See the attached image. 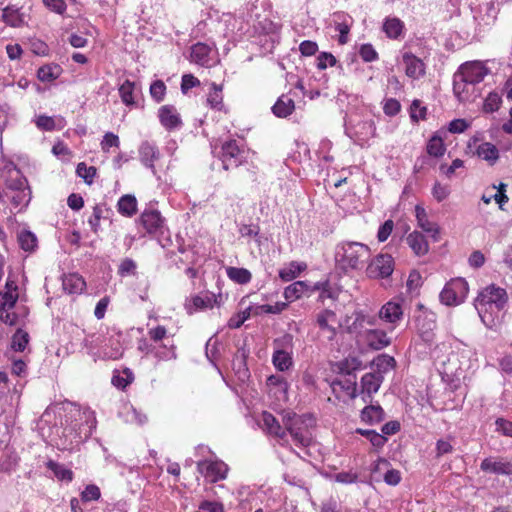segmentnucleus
I'll use <instances>...</instances> for the list:
<instances>
[{
	"label": "nucleus",
	"instance_id": "nucleus-62",
	"mask_svg": "<svg viewBox=\"0 0 512 512\" xmlns=\"http://www.w3.org/2000/svg\"><path fill=\"white\" fill-rule=\"evenodd\" d=\"M12 309L13 308L0 307V320L10 326L16 325L18 320L17 314L12 312Z\"/></svg>",
	"mask_w": 512,
	"mask_h": 512
},
{
	"label": "nucleus",
	"instance_id": "nucleus-38",
	"mask_svg": "<svg viewBox=\"0 0 512 512\" xmlns=\"http://www.w3.org/2000/svg\"><path fill=\"white\" fill-rule=\"evenodd\" d=\"M122 374L119 371H114L112 376V384L118 389L124 390L129 384H131L134 380V375L129 368H125L122 371Z\"/></svg>",
	"mask_w": 512,
	"mask_h": 512
},
{
	"label": "nucleus",
	"instance_id": "nucleus-49",
	"mask_svg": "<svg viewBox=\"0 0 512 512\" xmlns=\"http://www.w3.org/2000/svg\"><path fill=\"white\" fill-rule=\"evenodd\" d=\"M507 187L508 185L503 182H500L498 185H492L493 189H497V192L492 195L493 200L499 205L501 210L504 209V205L509 201V198L506 194Z\"/></svg>",
	"mask_w": 512,
	"mask_h": 512
},
{
	"label": "nucleus",
	"instance_id": "nucleus-51",
	"mask_svg": "<svg viewBox=\"0 0 512 512\" xmlns=\"http://www.w3.org/2000/svg\"><path fill=\"white\" fill-rule=\"evenodd\" d=\"M314 291H319V299L321 301H324L326 298H333V292L331 290L329 281H323V282H316L311 284V293Z\"/></svg>",
	"mask_w": 512,
	"mask_h": 512
},
{
	"label": "nucleus",
	"instance_id": "nucleus-15",
	"mask_svg": "<svg viewBox=\"0 0 512 512\" xmlns=\"http://www.w3.org/2000/svg\"><path fill=\"white\" fill-rule=\"evenodd\" d=\"M139 221L148 233L157 232L163 224V219L160 212L155 209L144 210L140 216Z\"/></svg>",
	"mask_w": 512,
	"mask_h": 512
},
{
	"label": "nucleus",
	"instance_id": "nucleus-43",
	"mask_svg": "<svg viewBox=\"0 0 512 512\" xmlns=\"http://www.w3.org/2000/svg\"><path fill=\"white\" fill-rule=\"evenodd\" d=\"M110 347H105L102 351V357L105 359H118L122 356L123 350L119 340L109 339Z\"/></svg>",
	"mask_w": 512,
	"mask_h": 512
},
{
	"label": "nucleus",
	"instance_id": "nucleus-63",
	"mask_svg": "<svg viewBox=\"0 0 512 512\" xmlns=\"http://www.w3.org/2000/svg\"><path fill=\"white\" fill-rule=\"evenodd\" d=\"M495 424L497 431L501 432L505 436L512 437V421H508L503 418H497Z\"/></svg>",
	"mask_w": 512,
	"mask_h": 512
},
{
	"label": "nucleus",
	"instance_id": "nucleus-13",
	"mask_svg": "<svg viewBox=\"0 0 512 512\" xmlns=\"http://www.w3.org/2000/svg\"><path fill=\"white\" fill-rule=\"evenodd\" d=\"M159 120L167 130H174L182 125L181 117L173 105H164L159 109Z\"/></svg>",
	"mask_w": 512,
	"mask_h": 512
},
{
	"label": "nucleus",
	"instance_id": "nucleus-19",
	"mask_svg": "<svg viewBox=\"0 0 512 512\" xmlns=\"http://www.w3.org/2000/svg\"><path fill=\"white\" fill-rule=\"evenodd\" d=\"M304 295H311V283L308 281H296L287 286L284 290V297L290 302Z\"/></svg>",
	"mask_w": 512,
	"mask_h": 512
},
{
	"label": "nucleus",
	"instance_id": "nucleus-30",
	"mask_svg": "<svg viewBox=\"0 0 512 512\" xmlns=\"http://www.w3.org/2000/svg\"><path fill=\"white\" fill-rule=\"evenodd\" d=\"M384 410L380 405H369L361 411V419L365 423L375 424L384 419Z\"/></svg>",
	"mask_w": 512,
	"mask_h": 512
},
{
	"label": "nucleus",
	"instance_id": "nucleus-14",
	"mask_svg": "<svg viewBox=\"0 0 512 512\" xmlns=\"http://www.w3.org/2000/svg\"><path fill=\"white\" fill-rule=\"evenodd\" d=\"M415 215L417 219L418 226L426 233L430 234L434 241H439V226L429 221L427 212L425 208L420 205L415 206Z\"/></svg>",
	"mask_w": 512,
	"mask_h": 512
},
{
	"label": "nucleus",
	"instance_id": "nucleus-12",
	"mask_svg": "<svg viewBox=\"0 0 512 512\" xmlns=\"http://www.w3.org/2000/svg\"><path fill=\"white\" fill-rule=\"evenodd\" d=\"M482 471L497 475H512V463L493 457L485 458L480 465Z\"/></svg>",
	"mask_w": 512,
	"mask_h": 512
},
{
	"label": "nucleus",
	"instance_id": "nucleus-47",
	"mask_svg": "<svg viewBox=\"0 0 512 512\" xmlns=\"http://www.w3.org/2000/svg\"><path fill=\"white\" fill-rule=\"evenodd\" d=\"M501 102V96L497 92H490L483 103L484 112L492 113L497 111Z\"/></svg>",
	"mask_w": 512,
	"mask_h": 512
},
{
	"label": "nucleus",
	"instance_id": "nucleus-25",
	"mask_svg": "<svg viewBox=\"0 0 512 512\" xmlns=\"http://www.w3.org/2000/svg\"><path fill=\"white\" fill-rule=\"evenodd\" d=\"M2 20L11 27H21L25 24L24 14L20 9L9 5L3 9Z\"/></svg>",
	"mask_w": 512,
	"mask_h": 512
},
{
	"label": "nucleus",
	"instance_id": "nucleus-23",
	"mask_svg": "<svg viewBox=\"0 0 512 512\" xmlns=\"http://www.w3.org/2000/svg\"><path fill=\"white\" fill-rule=\"evenodd\" d=\"M407 244L418 256L425 255L429 250L425 236L417 231L410 233L406 238Z\"/></svg>",
	"mask_w": 512,
	"mask_h": 512
},
{
	"label": "nucleus",
	"instance_id": "nucleus-31",
	"mask_svg": "<svg viewBox=\"0 0 512 512\" xmlns=\"http://www.w3.org/2000/svg\"><path fill=\"white\" fill-rule=\"evenodd\" d=\"M403 29L404 24L399 18H387L383 24V31L391 39L399 38Z\"/></svg>",
	"mask_w": 512,
	"mask_h": 512
},
{
	"label": "nucleus",
	"instance_id": "nucleus-20",
	"mask_svg": "<svg viewBox=\"0 0 512 512\" xmlns=\"http://www.w3.org/2000/svg\"><path fill=\"white\" fill-rule=\"evenodd\" d=\"M160 156V152L155 144L148 141L143 142L139 147L140 161L148 168L154 171V162Z\"/></svg>",
	"mask_w": 512,
	"mask_h": 512
},
{
	"label": "nucleus",
	"instance_id": "nucleus-22",
	"mask_svg": "<svg viewBox=\"0 0 512 512\" xmlns=\"http://www.w3.org/2000/svg\"><path fill=\"white\" fill-rule=\"evenodd\" d=\"M383 381V376L377 373H366L361 378V392L366 393L368 397H371L373 393H376Z\"/></svg>",
	"mask_w": 512,
	"mask_h": 512
},
{
	"label": "nucleus",
	"instance_id": "nucleus-26",
	"mask_svg": "<svg viewBox=\"0 0 512 512\" xmlns=\"http://www.w3.org/2000/svg\"><path fill=\"white\" fill-rule=\"evenodd\" d=\"M337 321L336 314L334 311L325 309L320 312L316 317V322L321 330H327L331 333L329 336L330 339L336 335V329L333 327L332 323Z\"/></svg>",
	"mask_w": 512,
	"mask_h": 512
},
{
	"label": "nucleus",
	"instance_id": "nucleus-29",
	"mask_svg": "<svg viewBox=\"0 0 512 512\" xmlns=\"http://www.w3.org/2000/svg\"><path fill=\"white\" fill-rule=\"evenodd\" d=\"M118 212L126 217H132L137 212V200L135 196L123 195L117 203Z\"/></svg>",
	"mask_w": 512,
	"mask_h": 512
},
{
	"label": "nucleus",
	"instance_id": "nucleus-39",
	"mask_svg": "<svg viewBox=\"0 0 512 512\" xmlns=\"http://www.w3.org/2000/svg\"><path fill=\"white\" fill-rule=\"evenodd\" d=\"M207 104L212 108L218 111H221L224 107L223 105V96H222V86H219L215 83L211 86V91L207 97Z\"/></svg>",
	"mask_w": 512,
	"mask_h": 512
},
{
	"label": "nucleus",
	"instance_id": "nucleus-24",
	"mask_svg": "<svg viewBox=\"0 0 512 512\" xmlns=\"http://www.w3.org/2000/svg\"><path fill=\"white\" fill-rule=\"evenodd\" d=\"M62 286L69 294H78L84 290L86 283L80 275L72 273L63 277Z\"/></svg>",
	"mask_w": 512,
	"mask_h": 512
},
{
	"label": "nucleus",
	"instance_id": "nucleus-58",
	"mask_svg": "<svg viewBox=\"0 0 512 512\" xmlns=\"http://www.w3.org/2000/svg\"><path fill=\"white\" fill-rule=\"evenodd\" d=\"M359 55L365 62H372L378 59V53L371 44H363L360 47Z\"/></svg>",
	"mask_w": 512,
	"mask_h": 512
},
{
	"label": "nucleus",
	"instance_id": "nucleus-50",
	"mask_svg": "<svg viewBox=\"0 0 512 512\" xmlns=\"http://www.w3.org/2000/svg\"><path fill=\"white\" fill-rule=\"evenodd\" d=\"M76 173L79 177L84 179L87 184H91L96 176V168L94 166L88 167L84 162H81L77 165Z\"/></svg>",
	"mask_w": 512,
	"mask_h": 512
},
{
	"label": "nucleus",
	"instance_id": "nucleus-28",
	"mask_svg": "<svg viewBox=\"0 0 512 512\" xmlns=\"http://www.w3.org/2000/svg\"><path fill=\"white\" fill-rule=\"evenodd\" d=\"M210 46L198 42L191 47V60L198 65L206 66L209 62Z\"/></svg>",
	"mask_w": 512,
	"mask_h": 512
},
{
	"label": "nucleus",
	"instance_id": "nucleus-53",
	"mask_svg": "<svg viewBox=\"0 0 512 512\" xmlns=\"http://www.w3.org/2000/svg\"><path fill=\"white\" fill-rule=\"evenodd\" d=\"M166 93V85L162 80L154 81L150 86V95L156 102H161Z\"/></svg>",
	"mask_w": 512,
	"mask_h": 512
},
{
	"label": "nucleus",
	"instance_id": "nucleus-35",
	"mask_svg": "<svg viewBox=\"0 0 512 512\" xmlns=\"http://www.w3.org/2000/svg\"><path fill=\"white\" fill-rule=\"evenodd\" d=\"M135 86L136 85L134 82H132L130 80H125L119 87L120 98L126 106L135 105V101H134Z\"/></svg>",
	"mask_w": 512,
	"mask_h": 512
},
{
	"label": "nucleus",
	"instance_id": "nucleus-10",
	"mask_svg": "<svg viewBox=\"0 0 512 512\" xmlns=\"http://www.w3.org/2000/svg\"><path fill=\"white\" fill-rule=\"evenodd\" d=\"M197 469L212 483L225 479L228 471L227 465L221 461H200Z\"/></svg>",
	"mask_w": 512,
	"mask_h": 512
},
{
	"label": "nucleus",
	"instance_id": "nucleus-42",
	"mask_svg": "<svg viewBox=\"0 0 512 512\" xmlns=\"http://www.w3.org/2000/svg\"><path fill=\"white\" fill-rule=\"evenodd\" d=\"M346 378L344 380H335L333 381L332 385L333 388L335 386H340L341 389L345 390L351 398L356 397L357 392V382H356V376H345Z\"/></svg>",
	"mask_w": 512,
	"mask_h": 512
},
{
	"label": "nucleus",
	"instance_id": "nucleus-45",
	"mask_svg": "<svg viewBox=\"0 0 512 512\" xmlns=\"http://www.w3.org/2000/svg\"><path fill=\"white\" fill-rule=\"evenodd\" d=\"M374 363L377 367L378 373H386L387 371L393 369L396 366V361L394 357L389 356L387 354L379 355L375 360Z\"/></svg>",
	"mask_w": 512,
	"mask_h": 512
},
{
	"label": "nucleus",
	"instance_id": "nucleus-40",
	"mask_svg": "<svg viewBox=\"0 0 512 512\" xmlns=\"http://www.w3.org/2000/svg\"><path fill=\"white\" fill-rule=\"evenodd\" d=\"M305 268L306 264L304 263L291 262L287 268L279 271V277L283 281L289 282L295 279Z\"/></svg>",
	"mask_w": 512,
	"mask_h": 512
},
{
	"label": "nucleus",
	"instance_id": "nucleus-64",
	"mask_svg": "<svg viewBox=\"0 0 512 512\" xmlns=\"http://www.w3.org/2000/svg\"><path fill=\"white\" fill-rule=\"evenodd\" d=\"M199 510L205 511V512H223L224 508L223 505L219 502L215 501H203L199 505Z\"/></svg>",
	"mask_w": 512,
	"mask_h": 512
},
{
	"label": "nucleus",
	"instance_id": "nucleus-1",
	"mask_svg": "<svg viewBox=\"0 0 512 512\" xmlns=\"http://www.w3.org/2000/svg\"><path fill=\"white\" fill-rule=\"evenodd\" d=\"M0 180L4 187H0V202L3 204L9 201L16 213L23 211L32 198L31 188L28 180L20 169L9 160H0Z\"/></svg>",
	"mask_w": 512,
	"mask_h": 512
},
{
	"label": "nucleus",
	"instance_id": "nucleus-37",
	"mask_svg": "<svg viewBox=\"0 0 512 512\" xmlns=\"http://www.w3.org/2000/svg\"><path fill=\"white\" fill-rule=\"evenodd\" d=\"M18 243L21 249L31 252L37 246V237L29 230H22L18 233Z\"/></svg>",
	"mask_w": 512,
	"mask_h": 512
},
{
	"label": "nucleus",
	"instance_id": "nucleus-6",
	"mask_svg": "<svg viewBox=\"0 0 512 512\" xmlns=\"http://www.w3.org/2000/svg\"><path fill=\"white\" fill-rule=\"evenodd\" d=\"M468 293V283L462 278H455L446 283L440 293V301L447 305H459Z\"/></svg>",
	"mask_w": 512,
	"mask_h": 512
},
{
	"label": "nucleus",
	"instance_id": "nucleus-2",
	"mask_svg": "<svg viewBox=\"0 0 512 512\" xmlns=\"http://www.w3.org/2000/svg\"><path fill=\"white\" fill-rule=\"evenodd\" d=\"M507 300L506 290L495 285L486 287L476 298L475 308L488 329L496 330L500 325L499 313Z\"/></svg>",
	"mask_w": 512,
	"mask_h": 512
},
{
	"label": "nucleus",
	"instance_id": "nucleus-32",
	"mask_svg": "<svg viewBox=\"0 0 512 512\" xmlns=\"http://www.w3.org/2000/svg\"><path fill=\"white\" fill-rule=\"evenodd\" d=\"M363 368L362 361L357 357H347L338 363L339 373L344 376H352L355 371Z\"/></svg>",
	"mask_w": 512,
	"mask_h": 512
},
{
	"label": "nucleus",
	"instance_id": "nucleus-61",
	"mask_svg": "<svg viewBox=\"0 0 512 512\" xmlns=\"http://www.w3.org/2000/svg\"><path fill=\"white\" fill-rule=\"evenodd\" d=\"M119 138L112 132H107L101 142V147L104 152H108L110 147H119Z\"/></svg>",
	"mask_w": 512,
	"mask_h": 512
},
{
	"label": "nucleus",
	"instance_id": "nucleus-4",
	"mask_svg": "<svg viewBox=\"0 0 512 512\" xmlns=\"http://www.w3.org/2000/svg\"><path fill=\"white\" fill-rule=\"evenodd\" d=\"M370 248L360 242L344 241L337 246L335 259L344 272L361 269L370 258Z\"/></svg>",
	"mask_w": 512,
	"mask_h": 512
},
{
	"label": "nucleus",
	"instance_id": "nucleus-56",
	"mask_svg": "<svg viewBox=\"0 0 512 512\" xmlns=\"http://www.w3.org/2000/svg\"><path fill=\"white\" fill-rule=\"evenodd\" d=\"M450 192L449 185H443L439 182H436L432 188V195L438 202L445 200L450 195Z\"/></svg>",
	"mask_w": 512,
	"mask_h": 512
},
{
	"label": "nucleus",
	"instance_id": "nucleus-17",
	"mask_svg": "<svg viewBox=\"0 0 512 512\" xmlns=\"http://www.w3.org/2000/svg\"><path fill=\"white\" fill-rule=\"evenodd\" d=\"M403 309L400 303L389 301L379 311V317L385 322L396 324L402 319Z\"/></svg>",
	"mask_w": 512,
	"mask_h": 512
},
{
	"label": "nucleus",
	"instance_id": "nucleus-55",
	"mask_svg": "<svg viewBox=\"0 0 512 512\" xmlns=\"http://www.w3.org/2000/svg\"><path fill=\"white\" fill-rule=\"evenodd\" d=\"M251 310L252 308L248 307L242 312L238 313L236 316L231 317L228 321L229 328H239L250 317Z\"/></svg>",
	"mask_w": 512,
	"mask_h": 512
},
{
	"label": "nucleus",
	"instance_id": "nucleus-59",
	"mask_svg": "<svg viewBox=\"0 0 512 512\" xmlns=\"http://www.w3.org/2000/svg\"><path fill=\"white\" fill-rule=\"evenodd\" d=\"M100 496L101 492L99 487L93 484L87 485L81 494L82 500L86 502L98 500Z\"/></svg>",
	"mask_w": 512,
	"mask_h": 512
},
{
	"label": "nucleus",
	"instance_id": "nucleus-41",
	"mask_svg": "<svg viewBox=\"0 0 512 512\" xmlns=\"http://www.w3.org/2000/svg\"><path fill=\"white\" fill-rule=\"evenodd\" d=\"M60 67L58 65H44L37 71V77L42 82H51L59 77Z\"/></svg>",
	"mask_w": 512,
	"mask_h": 512
},
{
	"label": "nucleus",
	"instance_id": "nucleus-3",
	"mask_svg": "<svg viewBox=\"0 0 512 512\" xmlns=\"http://www.w3.org/2000/svg\"><path fill=\"white\" fill-rule=\"evenodd\" d=\"M482 61H471L462 64L454 75L453 91L461 102L473 101L477 94L475 85L482 82L489 73Z\"/></svg>",
	"mask_w": 512,
	"mask_h": 512
},
{
	"label": "nucleus",
	"instance_id": "nucleus-36",
	"mask_svg": "<svg viewBox=\"0 0 512 512\" xmlns=\"http://www.w3.org/2000/svg\"><path fill=\"white\" fill-rule=\"evenodd\" d=\"M47 468L50 469L55 476L61 481L71 482L73 480L72 470L66 468L64 465L59 464L53 460L47 462Z\"/></svg>",
	"mask_w": 512,
	"mask_h": 512
},
{
	"label": "nucleus",
	"instance_id": "nucleus-57",
	"mask_svg": "<svg viewBox=\"0 0 512 512\" xmlns=\"http://www.w3.org/2000/svg\"><path fill=\"white\" fill-rule=\"evenodd\" d=\"M336 62L334 55L328 52H321L317 57V68L325 70L328 66H334Z\"/></svg>",
	"mask_w": 512,
	"mask_h": 512
},
{
	"label": "nucleus",
	"instance_id": "nucleus-54",
	"mask_svg": "<svg viewBox=\"0 0 512 512\" xmlns=\"http://www.w3.org/2000/svg\"><path fill=\"white\" fill-rule=\"evenodd\" d=\"M17 300H18V292H15V291L0 292V307L14 308Z\"/></svg>",
	"mask_w": 512,
	"mask_h": 512
},
{
	"label": "nucleus",
	"instance_id": "nucleus-34",
	"mask_svg": "<svg viewBox=\"0 0 512 512\" xmlns=\"http://www.w3.org/2000/svg\"><path fill=\"white\" fill-rule=\"evenodd\" d=\"M226 273L230 280L238 284H247L252 278L251 272L245 268L228 267Z\"/></svg>",
	"mask_w": 512,
	"mask_h": 512
},
{
	"label": "nucleus",
	"instance_id": "nucleus-11",
	"mask_svg": "<svg viewBox=\"0 0 512 512\" xmlns=\"http://www.w3.org/2000/svg\"><path fill=\"white\" fill-rule=\"evenodd\" d=\"M221 160L223 168L228 170L229 167H238L241 162V149L236 140H229L223 143L221 147Z\"/></svg>",
	"mask_w": 512,
	"mask_h": 512
},
{
	"label": "nucleus",
	"instance_id": "nucleus-60",
	"mask_svg": "<svg viewBox=\"0 0 512 512\" xmlns=\"http://www.w3.org/2000/svg\"><path fill=\"white\" fill-rule=\"evenodd\" d=\"M410 110L412 120L418 121L420 119H425L426 107L421 105L420 100H414L411 104Z\"/></svg>",
	"mask_w": 512,
	"mask_h": 512
},
{
	"label": "nucleus",
	"instance_id": "nucleus-9",
	"mask_svg": "<svg viewBox=\"0 0 512 512\" xmlns=\"http://www.w3.org/2000/svg\"><path fill=\"white\" fill-rule=\"evenodd\" d=\"M417 333L426 343L431 344L435 339L436 315L433 312L423 311L416 317Z\"/></svg>",
	"mask_w": 512,
	"mask_h": 512
},
{
	"label": "nucleus",
	"instance_id": "nucleus-27",
	"mask_svg": "<svg viewBox=\"0 0 512 512\" xmlns=\"http://www.w3.org/2000/svg\"><path fill=\"white\" fill-rule=\"evenodd\" d=\"M294 109H295L294 101L291 98H289L285 95H282L281 97L278 98L276 103L273 105L272 112L274 113L275 116H277L279 118H286L287 116L292 114Z\"/></svg>",
	"mask_w": 512,
	"mask_h": 512
},
{
	"label": "nucleus",
	"instance_id": "nucleus-7",
	"mask_svg": "<svg viewBox=\"0 0 512 512\" xmlns=\"http://www.w3.org/2000/svg\"><path fill=\"white\" fill-rule=\"evenodd\" d=\"M291 342L292 336L288 334L281 339H275L273 341L274 352L272 356V363L279 371H286L293 364L291 353L285 350V346H290Z\"/></svg>",
	"mask_w": 512,
	"mask_h": 512
},
{
	"label": "nucleus",
	"instance_id": "nucleus-18",
	"mask_svg": "<svg viewBox=\"0 0 512 512\" xmlns=\"http://www.w3.org/2000/svg\"><path fill=\"white\" fill-rule=\"evenodd\" d=\"M365 340L368 346L374 350H381L391 343L386 332L380 329L368 330L365 334Z\"/></svg>",
	"mask_w": 512,
	"mask_h": 512
},
{
	"label": "nucleus",
	"instance_id": "nucleus-8",
	"mask_svg": "<svg viewBox=\"0 0 512 512\" xmlns=\"http://www.w3.org/2000/svg\"><path fill=\"white\" fill-rule=\"evenodd\" d=\"M394 270V260L389 254L377 255L367 266L366 274L369 278L379 279L389 277Z\"/></svg>",
	"mask_w": 512,
	"mask_h": 512
},
{
	"label": "nucleus",
	"instance_id": "nucleus-52",
	"mask_svg": "<svg viewBox=\"0 0 512 512\" xmlns=\"http://www.w3.org/2000/svg\"><path fill=\"white\" fill-rule=\"evenodd\" d=\"M287 307V304L284 303V302H277L275 305H269V304H264V305H259L255 308V314L258 315V314H263V313H267V314H279L281 313L285 308Z\"/></svg>",
	"mask_w": 512,
	"mask_h": 512
},
{
	"label": "nucleus",
	"instance_id": "nucleus-33",
	"mask_svg": "<svg viewBox=\"0 0 512 512\" xmlns=\"http://www.w3.org/2000/svg\"><path fill=\"white\" fill-rule=\"evenodd\" d=\"M476 152L481 159L488 161L490 164H494L499 157L496 146L488 142L480 144Z\"/></svg>",
	"mask_w": 512,
	"mask_h": 512
},
{
	"label": "nucleus",
	"instance_id": "nucleus-16",
	"mask_svg": "<svg viewBox=\"0 0 512 512\" xmlns=\"http://www.w3.org/2000/svg\"><path fill=\"white\" fill-rule=\"evenodd\" d=\"M403 63L405 64L408 77L418 79L425 74L423 61L410 52L403 54Z\"/></svg>",
	"mask_w": 512,
	"mask_h": 512
},
{
	"label": "nucleus",
	"instance_id": "nucleus-44",
	"mask_svg": "<svg viewBox=\"0 0 512 512\" xmlns=\"http://www.w3.org/2000/svg\"><path fill=\"white\" fill-rule=\"evenodd\" d=\"M356 432L369 439L371 444L377 448L383 447L387 441L385 436L377 433L375 430L357 429Z\"/></svg>",
	"mask_w": 512,
	"mask_h": 512
},
{
	"label": "nucleus",
	"instance_id": "nucleus-48",
	"mask_svg": "<svg viewBox=\"0 0 512 512\" xmlns=\"http://www.w3.org/2000/svg\"><path fill=\"white\" fill-rule=\"evenodd\" d=\"M29 342V334L21 329L17 330L12 337V348L15 351L22 352Z\"/></svg>",
	"mask_w": 512,
	"mask_h": 512
},
{
	"label": "nucleus",
	"instance_id": "nucleus-46",
	"mask_svg": "<svg viewBox=\"0 0 512 512\" xmlns=\"http://www.w3.org/2000/svg\"><path fill=\"white\" fill-rule=\"evenodd\" d=\"M427 152L434 157H440L445 152V146L441 137L433 136L427 145Z\"/></svg>",
	"mask_w": 512,
	"mask_h": 512
},
{
	"label": "nucleus",
	"instance_id": "nucleus-5",
	"mask_svg": "<svg viewBox=\"0 0 512 512\" xmlns=\"http://www.w3.org/2000/svg\"><path fill=\"white\" fill-rule=\"evenodd\" d=\"M310 419L311 417L307 414L298 415L291 411L282 412L284 430L290 434L294 443L299 447H307L311 443V433L307 424V420Z\"/></svg>",
	"mask_w": 512,
	"mask_h": 512
},
{
	"label": "nucleus",
	"instance_id": "nucleus-21",
	"mask_svg": "<svg viewBox=\"0 0 512 512\" xmlns=\"http://www.w3.org/2000/svg\"><path fill=\"white\" fill-rule=\"evenodd\" d=\"M263 425L268 431L269 434L277 437L280 440H286V431L282 428L279 421L269 412H264L262 414Z\"/></svg>",
	"mask_w": 512,
	"mask_h": 512
}]
</instances>
